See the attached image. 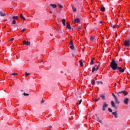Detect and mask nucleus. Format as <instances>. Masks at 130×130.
Masks as SVG:
<instances>
[{
  "label": "nucleus",
  "instance_id": "c756f323",
  "mask_svg": "<svg viewBox=\"0 0 130 130\" xmlns=\"http://www.w3.org/2000/svg\"><path fill=\"white\" fill-rule=\"evenodd\" d=\"M92 85H95V80L94 79L91 80Z\"/></svg>",
  "mask_w": 130,
  "mask_h": 130
},
{
  "label": "nucleus",
  "instance_id": "de8ad7c7",
  "mask_svg": "<svg viewBox=\"0 0 130 130\" xmlns=\"http://www.w3.org/2000/svg\"><path fill=\"white\" fill-rule=\"evenodd\" d=\"M50 14H52V12L50 11Z\"/></svg>",
  "mask_w": 130,
  "mask_h": 130
},
{
  "label": "nucleus",
  "instance_id": "a19ab883",
  "mask_svg": "<svg viewBox=\"0 0 130 130\" xmlns=\"http://www.w3.org/2000/svg\"><path fill=\"white\" fill-rule=\"evenodd\" d=\"M41 104L42 103H44V100H42L41 102Z\"/></svg>",
  "mask_w": 130,
  "mask_h": 130
},
{
  "label": "nucleus",
  "instance_id": "7c9ffc66",
  "mask_svg": "<svg viewBox=\"0 0 130 130\" xmlns=\"http://www.w3.org/2000/svg\"><path fill=\"white\" fill-rule=\"evenodd\" d=\"M96 83L98 85H99V84H102V85L103 84V82H102V81H96Z\"/></svg>",
  "mask_w": 130,
  "mask_h": 130
},
{
  "label": "nucleus",
  "instance_id": "72a5a7b5",
  "mask_svg": "<svg viewBox=\"0 0 130 130\" xmlns=\"http://www.w3.org/2000/svg\"><path fill=\"white\" fill-rule=\"evenodd\" d=\"M108 111L109 112H111L112 113V109H111L110 108H108Z\"/></svg>",
  "mask_w": 130,
  "mask_h": 130
},
{
  "label": "nucleus",
  "instance_id": "cd10ccee",
  "mask_svg": "<svg viewBox=\"0 0 130 130\" xmlns=\"http://www.w3.org/2000/svg\"><path fill=\"white\" fill-rule=\"evenodd\" d=\"M12 19H13V20H17V19H18V16H13V17H12Z\"/></svg>",
  "mask_w": 130,
  "mask_h": 130
},
{
  "label": "nucleus",
  "instance_id": "4c0bfd02",
  "mask_svg": "<svg viewBox=\"0 0 130 130\" xmlns=\"http://www.w3.org/2000/svg\"><path fill=\"white\" fill-rule=\"evenodd\" d=\"M12 24H16V20H13Z\"/></svg>",
  "mask_w": 130,
  "mask_h": 130
},
{
  "label": "nucleus",
  "instance_id": "aec40b11",
  "mask_svg": "<svg viewBox=\"0 0 130 130\" xmlns=\"http://www.w3.org/2000/svg\"><path fill=\"white\" fill-rule=\"evenodd\" d=\"M114 99L115 103H117V104H119V101H118V99H117V98H115Z\"/></svg>",
  "mask_w": 130,
  "mask_h": 130
},
{
  "label": "nucleus",
  "instance_id": "412c9836",
  "mask_svg": "<svg viewBox=\"0 0 130 130\" xmlns=\"http://www.w3.org/2000/svg\"><path fill=\"white\" fill-rule=\"evenodd\" d=\"M74 21L76 23H80V19L79 18H76L74 19Z\"/></svg>",
  "mask_w": 130,
  "mask_h": 130
},
{
  "label": "nucleus",
  "instance_id": "ddd939ff",
  "mask_svg": "<svg viewBox=\"0 0 130 130\" xmlns=\"http://www.w3.org/2000/svg\"><path fill=\"white\" fill-rule=\"evenodd\" d=\"M98 70H99V68L98 67H96V68H95V67H92V73H94V72H95V71H98Z\"/></svg>",
  "mask_w": 130,
  "mask_h": 130
},
{
  "label": "nucleus",
  "instance_id": "7ed1b4c3",
  "mask_svg": "<svg viewBox=\"0 0 130 130\" xmlns=\"http://www.w3.org/2000/svg\"><path fill=\"white\" fill-rule=\"evenodd\" d=\"M108 107V104L106 102H104L102 106V110L103 111H105L106 108Z\"/></svg>",
  "mask_w": 130,
  "mask_h": 130
},
{
  "label": "nucleus",
  "instance_id": "f3484780",
  "mask_svg": "<svg viewBox=\"0 0 130 130\" xmlns=\"http://www.w3.org/2000/svg\"><path fill=\"white\" fill-rule=\"evenodd\" d=\"M94 59H95L94 58H91V60L90 62V65L94 64V61H94Z\"/></svg>",
  "mask_w": 130,
  "mask_h": 130
},
{
  "label": "nucleus",
  "instance_id": "2f4dec72",
  "mask_svg": "<svg viewBox=\"0 0 130 130\" xmlns=\"http://www.w3.org/2000/svg\"><path fill=\"white\" fill-rule=\"evenodd\" d=\"M82 102L83 101L82 100V99H81L80 101H79V103H78V105H80Z\"/></svg>",
  "mask_w": 130,
  "mask_h": 130
},
{
  "label": "nucleus",
  "instance_id": "423d86ee",
  "mask_svg": "<svg viewBox=\"0 0 130 130\" xmlns=\"http://www.w3.org/2000/svg\"><path fill=\"white\" fill-rule=\"evenodd\" d=\"M117 70H118V71H119L120 73H123L124 72V69H122V68L120 67H118Z\"/></svg>",
  "mask_w": 130,
  "mask_h": 130
},
{
  "label": "nucleus",
  "instance_id": "39448f33",
  "mask_svg": "<svg viewBox=\"0 0 130 130\" xmlns=\"http://www.w3.org/2000/svg\"><path fill=\"white\" fill-rule=\"evenodd\" d=\"M124 46H129L130 45V40H126L124 42Z\"/></svg>",
  "mask_w": 130,
  "mask_h": 130
},
{
  "label": "nucleus",
  "instance_id": "bb28decb",
  "mask_svg": "<svg viewBox=\"0 0 130 130\" xmlns=\"http://www.w3.org/2000/svg\"><path fill=\"white\" fill-rule=\"evenodd\" d=\"M58 7H59V8H60V10H62V8H63V7H62V6L61 5H60V4H58Z\"/></svg>",
  "mask_w": 130,
  "mask_h": 130
},
{
  "label": "nucleus",
  "instance_id": "f8f14e48",
  "mask_svg": "<svg viewBox=\"0 0 130 130\" xmlns=\"http://www.w3.org/2000/svg\"><path fill=\"white\" fill-rule=\"evenodd\" d=\"M100 97H101L102 100H105L106 99L105 94H100Z\"/></svg>",
  "mask_w": 130,
  "mask_h": 130
},
{
  "label": "nucleus",
  "instance_id": "864d4df0",
  "mask_svg": "<svg viewBox=\"0 0 130 130\" xmlns=\"http://www.w3.org/2000/svg\"><path fill=\"white\" fill-rule=\"evenodd\" d=\"M95 115H96V116H97V114H95Z\"/></svg>",
  "mask_w": 130,
  "mask_h": 130
},
{
  "label": "nucleus",
  "instance_id": "9b49d317",
  "mask_svg": "<svg viewBox=\"0 0 130 130\" xmlns=\"http://www.w3.org/2000/svg\"><path fill=\"white\" fill-rule=\"evenodd\" d=\"M67 26L66 27L67 28V29H69V30H71V29H72V27H71V24H70V23L69 22H67Z\"/></svg>",
  "mask_w": 130,
  "mask_h": 130
},
{
  "label": "nucleus",
  "instance_id": "8fccbe9b",
  "mask_svg": "<svg viewBox=\"0 0 130 130\" xmlns=\"http://www.w3.org/2000/svg\"><path fill=\"white\" fill-rule=\"evenodd\" d=\"M16 75H19V74H18V73H16Z\"/></svg>",
  "mask_w": 130,
  "mask_h": 130
},
{
  "label": "nucleus",
  "instance_id": "2eb2a0df",
  "mask_svg": "<svg viewBox=\"0 0 130 130\" xmlns=\"http://www.w3.org/2000/svg\"><path fill=\"white\" fill-rule=\"evenodd\" d=\"M96 120L100 122V123H103L102 120H100V119H99V117L98 116H96Z\"/></svg>",
  "mask_w": 130,
  "mask_h": 130
},
{
  "label": "nucleus",
  "instance_id": "49530a36",
  "mask_svg": "<svg viewBox=\"0 0 130 130\" xmlns=\"http://www.w3.org/2000/svg\"><path fill=\"white\" fill-rule=\"evenodd\" d=\"M41 62H43V60H42L41 61Z\"/></svg>",
  "mask_w": 130,
  "mask_h": 130
},
{
  "label": "nucleus",
  "instance_id": "c9c22d12",
  "mask_svg": "<svg viewBox=\"0 0 130 130\" xmlns=\"http://www.w3.org/2000/svg\"><path fill=\"white\" fill-rule=\"evenodd\" d=\"M23 95H24V96H29V94L26 93H23Z\"/></svg>",
  "mask_w": 130,
  "mask_h": 130
},
{
  "label": "nucleus",
  "instance_id": "603ef678",
  "mask_svg": "<svg viewBox=\"0 0 130 130\" xmlns=\"http://www.w3.org/2000/svg\"><path fill=\"white\" fill-rule=\"evenodd\" d=\"M115 86H116V83H115Z\"/></svg>",
  "mask_w": 130,
  "mask_h": 130
},
{
  "label": "nucleus",
  "instance_id": "c03bdc74",
  "mask_svg": "<svg viewBox=\"0 0 130 130\" xmlns=\"http://www.w3.org/2000/svg\"><path fill=\"white\" fill-rule=\"evenodd\" d=\"M72 56H73V57H74V56H75V54H72Z\"/></svg>",
  "mask_w": 130,
  "mask_h": 130
},
{
  "label": "nucleus",
  "instance_id": "4be33fe9",
  "mask_svg": "<svg viewBox=\"0 0 130 130\" xmlns=\"http://www.w3.org/2000/svg\"><path fill=\"white\" fill-rule=\"evenodd\" d=\"M62 23L63 26H66V19H62Z\"/></svg>",
  "mask_w": 130,
  "mask_h": 130
},
{
  "label": "nucleus",
  "instance_id": "4d7b16f0",
  "mask_svg": "<svg viewBox=\"0 0 130 130\" xmlns=\"http://www.w3.org/2000/svg\"><path fill=\"white\" fill-rule=\"evenodd\" d=\"M111 26H112V24H111Z\"/></svg>",
  "mask_w": 130,
  "mask_h": 130
},
{
  "label": "nucleus",
  "instance_id": "1a4fd4ad",
  "mask_svg": "<svg viewBox=\"0 0 130 130\" xmlns=\"http://www.w3.org/2000/svg\"><path fill=\"white\" fill-rule=\"evenodd\" d=\"M112 114L114 116L115 118H117L118 117V114H117V112H113Z\"/></svg>",
  "mask_w": 130,
  "mask_h": 130
},
{
  "label": "nucleus",
  "instance_id": "4468645a",
  "mask_svg": "<svg viewBox=\"0 0 130 130\" xmlns=\"http://www.w3.org/2000/svg\"><path fill=\"white\" fill-rule=\"evenodd\" d=\"M1 17H5L6 16V13L0 11Z\"/></svg>",
  "mask_w": 130,
  "mask_h": 130
},
{
  "label": "nucleus",
  "instance_id": "09e8293b",
  "mask_svg": "<svg viewBox=\"0 0 130 130\" xmlns=\"http://www.w3.org/2000/svg\"><path fill=\"white\" fill-rule=\"evenodd\" d=\"M100 23H103V22H102V21H101Z\"/></svg>",
  "mask_w": 130,
  "mask_h": 130
},
{
  "label": "nucleus",
  "instance_id": "6ab92c4d",
  "mask_svg": "<svg viewBox=\"0 0 130 130\" xmlns=\"http://www.w3.org/2000/svg\"><path fill=\"white\" fill-rule=\"evenodd\" d=\"M80 67H84V63H83V60H80L79 61Z\"/></svg>",
  "mask_w": 130,
  "mask_h": 130
},
{
  "label": "nucleus",
  "instance_id": "37998d69",
  "mask_svg": "<svg viewBox=\"0 0 130 130\" xmlns=\"http://www.w3.org/2000/svg\"><path fill=\"white\" fill-rule=\"evenodd\" d=\"M14 40H15L14 38H12V39H11L10 40H11V41H13Z\"/></svg>",
  "mask_w": 130,
  "mask_h": 130
},
{
  "label": "nucleus",
  "instance_id": "5fc2aeb1",
  "mask_svg": "<svg viewBox=\"0 0 130 130\" xmlns=\"http://www.w3.org/2000/svg\"><path fill=\"white\" fill-rule=\"evenodd\" d=\"M117 36V35H116V37Z\"/></svg>",
  "mask_w": 130,
  "mask_h": 130
},
{
  "label": "nucleus",
  "instance_id": "a18cd8bd",
  "mask_svg": "<svg viewBox=\"0 0 130 130\" xmlns=\"http://www.w3.org/2000/svg\"><path fill=\"white\" fill-rule=\"evenodd\" d=\"M119 50H120V49H121V47H119Z\"/></svg>",
  "mask_w": 130,
  "mask_h": 130
},
{
  "label": "nucleus",
  "instance_id": "0eeeda50",
  "mask_svg": "<svg viewBox=\"0 0 130 130\" xmlns=\"http://www.w3.org/2000/svg\"><path fill=\"white\" fill-rule=\"evenodd\" d=\"M23 43L25 44V45H26V46H29L30 45V43L29 41H23Z\"/></svg>",
  "mask_w": 130,
  "mask_h": 130
},
{
  "label": "nucleus",
  "instance_id": "6e6552de",
  "mask_svg": "<svg viewBox=\"0 0 130 130\" xmlns=\"http://www.w3.org/2000/svg\"><path fill=\"white\" fill-rule=\"evenodd\" d=\"M111 104L112 107L115 108L116 109H117V107L115 106V103H114V102L113 101H111Z\"/></svg>",
  "mask_w": 130,
  "mask_h": 130
},
{
  "label": "nucleus",
  "instance_id": "a211bd4d",
  "mask_svg": "<svg viewBox=\"0 0 130 130\" xmlns=\"http://www.w3.org/2000/svg\"><path fill=\"white\" fill-rule=\"evenodd\" d=\"M20 17L21 19H22L23 20V21H25V20H26V18H25V17H24L23 14H21Z\"/></svg>",
  "mask_w": 130,
  "mask_h": 130
},
{
  "label": "nucleus",
  "instance_id": "f03ea898",
  "mask_svg": "<svg viewBox=\"0 0 130 130\" xmlns=\"http://www.w3.org/2000/svg\"><path fill=\"white\" fill-rule=\"evenodd\" d=\"M69 45L70 49H72V50H74V49H75V47H74V43L73 42V40H71L69 42Z\"/></svg>",
  "mask_w": 130,
  "mask_h": 130
},
{
  "label": "nucleus",
  "instance_id": "79ce46f5",
  "mask_svg": "<svg viewBox=\"0 0 130 130\" xmlns=\"http://www.w3.org/2000/svg\"><path fill=\"white\" fill-rule=\"evenodd\" d=\"M97 67L99 69V68H100V63H99L98 64V66H97Z\"/></svg>",
  "mask_w": 130,
  "mask_h": 130
},
{
  "label": "nucleus",
  "instance_id": "9d476101",
  "mask_svg": "<svg viewBox=\"0 0 130 130\" xmlns=\"http://www.w3.org/2000/svg\"><path fill=\"white\" fill-rule=\"evenodd\" d=\"M124 104L127 105L128 104V98H125L123 101Z\"/></svg>",
  "mask_w": 130,
  "mask_h": 130
},
{
  "label": "nucleus",
  "instance_id": "f704fd0d",
  "mask_svg": "<svg viewBox=\"0 0 130 130\" xmlns=\"http://www.w3.org/2000/svg\"><path fill=\"white\" fill-rule=\"evenodd\" d=\"M77 29H78V30H81V29H82V27L81 26H78L77 28H76Z\"/></svg>",
  "mask_w": 130,
  "mask_h": 130
},
{
  "label": "nucleus",
  "instance_id": "393cba45",
  "mask_svg": "<svg viewBox=\"0 0 130 130\" xmlns=\"http://www.w3.org/2000/svg\"><path fill=\"white\" fill-rule=\"evenodd\" d=\"M99 100H100V98H98V99H95L93 100V101H95V102H98Z\"/></svg>",
  "mask_w": 130,
  "mask_h": 130
},
{
  "label": "nucleus",
  "instance_id": "20e7f679",
  "mask_svg": "<svg viewBox=\"0 0 130 130\" xmlns=\"http://www.w3.org/2000/svg\"><path fill=\"white\" fill-rule=\"evenodd\" d=\"M124 94V95H125V96H126V95H128V92H126L124 90H122L121 91H119L117 93V95H119V94Z\"/></svg>",
  "mask_w": 130,
  "mask_h": 130
},
{
  "label": "nucleus",
  "instance_id": "f257e3e1",
  "mask_svg": "<svg viewBox=\"0 0 130 130\" xmlns=\"http://www.w3.org/2000/svg\"><path fill=\"white\" fill-rule=\"evenodd\" d=\"M110 66L113 71L116 70L117 68L118 67L117 63L113 59H112L111 62H110Z\"/></svg>",
  "mask_w": 130,
  "mask_h": 130
},
{
  "label": "nucleus",
  "instance_id": "e433bc0d",
  "mask_svg": "<svg viewBox=\"0 0 130 130\" xmlns=\"http://www.w3.org/2000/svg\"><path fill=\"white\" fill-rule=\"evenodd\" d=\"M112 96L114 97V99L116 98V96H115V94L114 93H112Z\"/></svg>",
  "mask_w": 130,
  "mask_h": 130
},
{
  "label": "nucleus",
  "instance_id": "5701e85b",
  "mask_svg": "<svg viewBox=\"0 0 130 130\" xmlns=\"http://www.w3.org/2000/svg\"><path fill=\"white\" fill-rule=\"evenodd\" d=\"M71 7L73 9V12H77V9L76 8H74V6H73V5H71Z\"/></svg>",
  "mask_w": 130,
  "mask_h": 130
},
{
  "label": "nucleus",
  "instance_id": "473e14b6",
  "mask_svg": "<svg viewBox=\"0 0 130 130\" xmlns=\"http://www.w3.org/2000/svg\"><path fill=\"white\" fill-rule=\"evenodd\" d=\"M29 75H30V73H28L27 72L25 73V78H27V77H28V76H29Z\"/></svg>",
  "mask_w": 130,
  "mask_h": 130
},
{
  "label": "nucleus",
  "instance_id": "a878e982",
  "mask_svg": "<svg viewBox=\"0 0 130 130\" xmlns=\"http://www.w3.org/2000/svg\"><path fill=\"white\" fill-rule=\"evenodd\" d=\"M113 29H114L115 28H118V26L116 25V24H114V25L112 26Z\"/></svg>",
  "mask_w": 130,
  "mask_h": 130
},
{
  "label": "nucleus",
  "instance_id": "b1692460",
  "mask_svg": "<svg viewBox=\"0 0 130 130\" xmlns=\"http://www.w3.org/2000/svg\"><path fill=\"white\" fill-rule=\"evenodd\" d=\"M101 11L102 12H105V7H103L101 8Z\"/></svg>",
  "mask_w": 130,
  "mask_h": 130
},
{
  "label": "nucleus",
  "instance_id": "6e6d98bb",
  "mask_svg": "<svg viewBox=\"0 0 130 130\" xmlns=\"http://www.w3.org/2000/svg\"><path fill=\"white\" fill-rule=\"evenodd\" d=\"M81 98V96H80V98Z\"/></svg>",
  "mask_w": 130,
  "mask_h": 130
},
{
  "label": "nucleus",
  "instance_id": "dca6fc26",
  "mask_svg": "<svg viewBox=\"0 0 130 130\" xmlns=\"http://www.w3.org/2000/svg\"><path fill=\"white\" fill-rule=\"evenodd\" d=\"M50 6L53 8V9H55L57 7L55 4H50Z\"/></svg>",
  "mask_w": 130,
  "mask_h": 130
},
{
  "label": "nucleus",
  "instance_id": "58836bf2",
  "mask_svg": "<svg viewBox=\"0 0 130 130\" xmlns=\"http://www.w3.org/2000/svg\"><path fill=\"white\" fill-rule=\"evenodd\" d=\"M26 30V28H24L21 30V32H25V31Z\"/></svg>",
  "mask_w": 130,
  "mask_h": 130
},
{
  "label": "nucleus",
  "instance_id": "ea45409f",
  "mask_svg": "<svg viewBox=\"0 0 130 130\" xmlns=\"http://www.w3.org/2000/svg\"><path fill=\"white\" fill-rule=\"evenodd\" d=\"M16 75V73H12L11 76H15Z\"/></svg>",
  "mask_w": 130,
  "mask_h": 130
},
{
  "label": "nucleus",
  "instance_id": "c85d7f7f",
  "mask_svg": "<svg viewBox=\"0 0 130 130\" xmlns=\"http://www.w3.org/2000/svg\"><path fill=\"white\" fill-rule=\"evenodd\" d=\"M95 37L94 36H92L90 37V40L91 41L93 42L94 39Z\"/></svg>",
  "mask_w": 130,
  "mask_h": 130
},
{
  "label": "nucleus",
  "instance_id": "3c124183",
  "mask_svg": "<svg viewBox=\"0 0 130 130\" xmlns=\"http://www.w3.org/2000/svg\"><path fill=\"white\" fill-rule=\"evenodd\" d=\"M120 94H119V95H118V96H120Z\"/></svg>",
  "mask_w": 130,
  "mask_h": 130
}]
</instances>
